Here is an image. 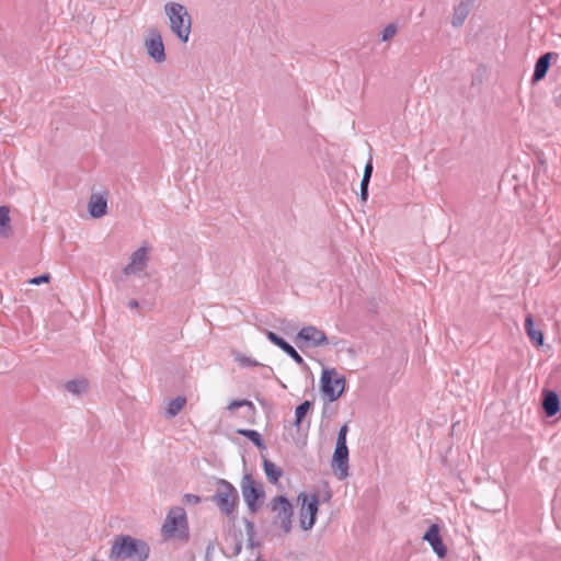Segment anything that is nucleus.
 Listing matches in <instances>:
<instances>
[{
	"mask_svg": "<svg viewBox=\"0 0 561 561\" xmlns=\"http://www.w3.org/2000/svg\"><path fill=\"white\" fill-rule=\"evenodd\" d=\"M298 500L301 502L300 508V525L305 530L311 529L317 520V515L319 512V495L301 493L298 496Z\"/></svg>",
	"mask_w": 561,
	"mask_h": 561,
	"instance_id": "6e6552de",
	"label": "nucleus"
},
{
	"mask_svg": "<svg viewBox=\"0 0 561 561\" xmlns=\"http://www.w3.org/2000/svg\"><path fill=\"white\" fill-rule=\"evenodd\" d=\"M266 336L270 342H272L274 345L278 346L280 350H283L290 358H293L297 364L301 365L304 364V358L299 355V353L289 344L287 343L283 337L277 335L276 333L272 331H267Z\"/></svg>",
	"mask_w": 561,
	"mask_h": 561,
	"instance_id": "4468645a",
	"label": "nucleus"
},
{
	"mask_svg": "<svg viewBox=\"0 0 561 561\" xmlns=\"http://www.w3.org/2000/svg\"><path fill=\"white\" fill-rule=\"evenodd\" d=\"M65 388L68 392L79 396L88 390L89 383L88 380L83 378L73 379L66 382Z\"/></svg>",
	"mask_w": 561,
	"mask_h": 561,
	"instance_id": "412c9836",
	"label": "nucleus"
},
{
	"mask_svg": "<svg viewBox=\"0 0 561 561\" xmlns=\"http://www.w3.org/2000/svg\"><path fill=\"white\" fill-rule=\"evenodd\" d=\"M89 211L93 218H101L107 213V202L102 195L93 194L89 202Z\"/></svg>",
	"mask_w": 561,
	"mask_h": 561,
	"instance_id": "a211bd4d",
	"label": "nucleus"
},
{
	"mask_svg": "<svg viewBox=\"0 0 561 561\" xmlns=\"http://www.w3.org/2000/svg\"><path fill=\"white\" fill-rule=\"evenodd\" d=\"M272 514V526L282 535H287L293 528L294 507L284 495L274 496L267 504Z\"/></svg>",
	"mask_w": 561,
	"mask_h": 561,
	"instance_id": "7ed1b4c3",
	"label": "nucleus"
},
{
	"mask_svg": "<svg viewBox=\"0 0 561 561\" xmlns=\"http://www.w3.org/2000/svg\"><path fill=\"white\" fill-rule=\"evenodd\" d=\"M471 7V0H460L459 3L454 8L451 24L455 27H459L463 24L470 13Z\"/></svg>",
	"mask_w": 561,
	"mask_h": 561,
	"instance_id": "dca6fc26",
	"label": "nucleus"
},
{
	"mask_svg": "<svg viewBox=\"0 0 561 561\" xmlns=\"http://www.w3.org/2000/svg\"><path fill=\"white\" fill-rule=\"evenodd\" d=\"M525 331L531 343L539 347L543 345V333L541 330L535 329L531 314L525 318Z\"/></svg>",
	"mask_w": 561,
	"mask_h": 561,
	"instance_id": "6ab92c4d",
	"label": "nucleus"
},
{
	"mask_svg": "<svg viewBox=\"0 0 561 561\" xmlns=\"http://www.w3.org/2000/svg\"><path fill=\"white\" fill-rule=\"evenodd\" d=\"M187 530L186 513L182 507H173L168 513L162 526V534L167 538L185 535Z\"/></svg>",
	"mask_w": 561,
	"mask_h": 561,
	"instance_id": "0eeeda50",
	"label": "nucleus"
},
{
	"mask_svg": "<svg viewBox=\"0 0 561 561\" xmlns=\"http://www.w3.org/2000/svg\"><path fill=\"white\" fill-rule=\"evenodd\" d=\"M49 274H43L41 276H36V277H33L28 280L30 284L32 285H41V284H44V283H48L49 282Z\"/></svg>",
	"mask_w": 561,
	"mask_h": 561,
	"instance_id": "bb28decb",
	"label": "nucleus"
},
{
	"mask_svg": "<svg viewBox=\"0 0 561 561\" xmlns=\"http://www.w3.org/2000/svg\"><path fill=\"white\" fill-rule=\"evenodd\" d=\"M241 407H248L251 413L254 412V405L249 400H234L228 405V410L236 411Z\"/></svg>",
	"mask_w": 561,
	"mask_h": 561,
	"instance_id": "393cba45",
	"label": "nucleus"
},
{
	"mask_svg": "<svg viewBox=\"0 0 561 561\" xmlns=\"http://www.w3.org/2000/svg\"><path fill=\"white\" fill-rule=\"evenodd\" d=\"M240 488L250 514L255 515L262 508L265 500L262 482L256 481L252 474L247 473L240 482Z\"/></svg>",
	"mask_w": 561,
	"mask_h": 561,
	"instance_id": "20e7f679",
	"label": "nucleus"
},
{
	"mask_svg": "<svg viewBox=\"0 0 561 561\" xmlns=\"http://www.w3.org/2000/svg\"><path fill=\"white\" fill-rule=\"evenodd\" d=\"M148 263V249L141 247L136 250L131 256L129 264L124 268L126 275H131L144 271Z\"/></svg>",
	"mask_w": 561,
	"mask_h": 561,
	"instance_id": "ddd939ff",
	"label": "nucleus"
},
{
	"mask_svg": "<svg viewBox=\"0 0 561 561\" xmlns=\"http://www.w3.org/2000/svg\"><path fill=\"white\" fill-rule=\"evenodd\" d=\"M145 47L150 58H152L156 62L161 64L165 61L167 55L164 50V44L161 33L158 28L151 27L148 30L145 38Z\"/></svg>",
	"mask_w": 561,
	"mask_h": 561,
	"instance_id": "1a4fd4ad",
	"label": "nucleus"
},
{
	"mask_svg": "<svg viewBox=\"0 0 561 561\" xmlns=\"http://www.w3.org/2000/svg\"><path fill=\"white\" fill-rule=\"evenodd\" d=\"M321 391L329 401L337 400L345 390L346 379L336 369H323L320 379Z\"/></svg>",
	"mask_w": 561,
	"mask_h": 561,
	"instance_id": "423d86ee",
	"label": "nucleus"
},
{
	"mask_svg": "<svg viewBox=\"0 0 561 561\" xmlns=\"http://www.w3.org/2000/svg\"><path fill=\"white\" fill-rule=\"evenodd\" d=\"M184 499L187 504H198L201 502V497L195 494H186Z\"/></svg>",
	"mask_w": 561,
	"mask_h": 561,
	"instance_id": "c756f323",
	"label": "nucleus"
},
{
	"mask_svg": "<svg viewBox=\"0 0 561 561\" xmlns=\"http://www.w3.org/2000/svg\"><path fill=\"white\" fill-rule=\"evenodd\" d=\"M264 472L266 474V478L271 483H277L279 478L282 477V469L278 468L275 463H273L270 460H264L263 462Z\"/></svg>",
	"mask_w": 561,
	"mask_h": 561,
	"instance_id": "aec40b11",
	"label": "nucleus"
},
{
	"mask_svg": "<svg viewBox=\"0 0 561 561\" xmlns=\"http://www.w3.org/2000/svg\"><path fill=\"white\" fill-rule=\"evenodd\" d=\"M370 182V178L363 176L360 182V188H368Z\"/></svg>",
	"mask_w": 561,
	"mask_h": 561,
	"instance_id": "7c9ffc66",
	"label": "nucleus"
},
{
	"mask_svg": "<svg viewBox=\"0 0 561 561\" xmlns=\"http://www.w3.org/2000/svg\"><path fill=\"white\" fill-rule=\"evenodd\" d=\"M348 455L347 444L336 443L331 467L339 480H344L348 476Z\"/></svg>",
	"mask_w": 561,
	"mask_h": 561,
	"instance_id": "9b49d317",
	"label": "nucleus"
},
{
	"mask_svg": "<svg viewBox=\"0 0 561 561\" xmlns=\"http://www.w3.org/2000/svg\"><path fill=\"white\" fill-rule=\"evenodd\" d=\"M330 497H331V494H330V493H327V494H325V496H324V499H323V501H329V500H330Z\"/></svg>",
	"mask_w": 561,
	"mask_h": 561,
	"instance_id": "f704fd0d",
	"label": "nucleus"
},
{
	"mask_svg": "<svg viewBox=\"0 0 561 561\" xmlns=\"http://www.w3.org/2000/svg\"><path fill=\"white\" fill-rule=\"evenodd\" d=\"M238 433L251 440L257 448L264 447L263 439L259 432L254 430H239Z\"/></svg>",
	"mask_w": 561,
	"mask_h": 561,
	"instance_id": "5701e85b",
	"label": "nucleus"
},
{
	"mask_svg": "<svg viewBox=\"0 0 561 561\" xmlns=\"http://www.w3.org/2000/svg\"><path fill=\"white\" fill-rule=\"evenodd\" d=\"M149 546L128 535L116 536L111 551V561H146L149 557Z\"/></svg>",
	"mask_w": 561,
	"mask_h": 561,
	"instance_id": "f257e3e1",
	"label": "nucleus"
},
{
	"mask_svg": "<svg viewBox=\"0 0 561 561\" xmlns=\"http://www.w3.org/2000/svg\"><path fill=\"white\" fill-rule=\"evenodd\" d=\"M213 500L224 515L231 517L239 505V493L230 482L219 479Z\"/></svg>",
	"mask_w": 561,
	"mask_h": 561,
	"instance_id": "39448f33",
	"label": "nucleus"
},
{
	"mask_svg": "<svg viewBox=\"0 0 561 561\" xmlns=\"http://www.w3.org/2000/svg\"><path fill=\"white\" fill-rule=\"evenodd\" d=\"M373 171H374V165H373V158L370 157L365 165V169H364V175L365 178H370L371 179V175H373Z\"/></svg>",
	"mask_w": 561,
	"mask_h": 561,
	"instance_id": "c85d7f7f",
	"label": "nucleus"
},
{
	"mask_svg": "<svg viewBox=\"0 0 561 561\" xmlns=\"http://www.w3.org/2000/svg\"><path fill=\"white\" fill-rule=\"evenodd\" d=\"M542 409L547 416H554L560 409L559 397L553 391H545L542 394Z\"/></svg>",
	"mask_w": 561,
	"mask_h": 561,
	"instance_id": "f3484780",
	"label": "nucleus"
},
{
	"mask_svg": "<svg viewBox=\"0 0 561 561\" xmlns=\"http://www.w3.org/2000/svg\"><path fill=\"white\" fill-rule=\"evenodd\" d=\"M295 343L298 347L308 346V347H317L324 344H328V339L325 333L313 327L308 325L304 327L297 334L295 339Z\"/></svg>",
	"mask_w": 561,
	"mask_h": 561,
	"instance_id": "9d476101",
	"label": "nucleus"
},
{
	"mask_svg": "<svg viewBox=\"0 0 561 561\" xmlns=\"http://www.w3.org/2000/svg\"><path fill=\"white\" fill-rule=\"evenodd\" d=\"M164 13L168 16L171 32L182 42L187 43L192 32V18L187 9L178 2L164 4Z\"/></svg>",
	"mask_w": 561,
	"mask_h": 561,
	"instance_id": "f03ea898",
	"label": "nucleus"
},
{
	"mask_svg": "<svg viewBox=\"0 0 561 561\" xmlns=\"http://www.w3.org/2000/svg\"><path fill=\"white\" fill-rule=\"evenodd\" d=\"M312 408V402L306 400L299 405L296 407L295 410V425L299 428L304 419L307 416V414L310 412Z\"/></svg>",
	"mask_w": 561,
	"mask_h": 561,
	"instance_id": "4be33fe9",
	"label": "nucleus"
},
{
	"mask_svg": "<svg viewBox=\"0 0 561 561\" xmlns=\"http://www.w3.org/2000/svg\"><path fill=\"white\" fill-rule=\"evenodd\" d=\"M397 34V26L394 24L387 25L382 31V41L387 42L394 37Z\"/></svg>",
	"mask_w": 561,
	"mask_h": 561,
	"instance_id": "a878e982",
	"label": "nucleus"
},
{
	"mask_svg": "<svg viewBox=\"0 0 561 561\" xmlns=\"http://www.w3.org/2000/svg\"><path fill=\"white\" fill-rule=\"evenodd\" d=\"M552 57H558V54L556 53H546V54H542L536 61L535 64V69H534V73H533V81L534 82H538L540 80H542L548 70H549V67H550V61L552 59Z\"/></svg>",
	"mask_w": 561,
	"mask_h": 561,
	"instance_id": "2eb2a0df",
	"label": "nucleus"
},
{
	"mask_svg": "<svg viewBox=\"0 0 561 561\" xmlns=\"http://www.w3.org/2000/svg\"><path fill=\"white\" fill-rule=\"evenodd\" d=\"M423 539L427 541L433 548L434 552L439 557L444 558L447 553V549L443 543V539L440 536V529L437 524H433L428 527L426 533L423 536Z\"/></svg>",
	"mask_w": 561,
	"mask_h": 561,
	"instance_id": "f8f14e48",
	"label": "nucleus"
},
{
	"mask_svg": "<svg viewBox=\"0 0 561 561\" xmlns=\"http://www.w3.org/2000/svg\"><path fill=\"white\" fill-rule=\"evenodd\" d=\"M245 526H247V530H248L249 533L253 530L254 525H253V523H252V522L247 520V522H245Z\"/></svg>",
	"mask_w": 561,
	"mask_h": 561,
	"instance_id": "72a5a7b5",
	"label": "nucleus"
},
{
	"mask_svg": "<svg viewBox=\"0 0 561 561\" xmlns=\"http://www.w3.org/2000/svg\"><path fill=\"white\" fill-rule=\"evenodd\" d=\"M185 403H186V400H185V398H182V397H178V398L171 400L168 405V410H167L168 414L170 416H175L184 408Z\"/></svg>",
	"mask_w": 561,
	"mask_h": 561,
	"instance_id": "b1692460",
	"label": "nucleus"
},
{
	"mask_svg": "<svg viewBox=\"0 0 561 561\" xmlns=\"http://www.w3.org/2000/svg\"><path fill=\"white\" fill-rule=\"evenodd\" d=\"M347 433H348V426L346 424H344L343 426H341V428H340V431L337 433L336 443L346 444Z\"/></svg>",
	"mask_w": 561,
	"mask_h": 561,
	"instance_id": "cd10ccee",
	"label": "nucleus"
},
{
	"mask_svg": "<svg viewBox=\"0 0 561 561\" xmlns=\"http://www.w3.org/2000/svg\"><path fill=\"white\" fill-rule=\"evenodd\" d=\"M360 198L363 202L368 199V188H360Z\"/></svg>",
	"mask_w": 561,
	"mask_h": 561,
	"instance_id": "2f4dec72",
	"label": "nucleus"
},
{
	"mask_svg": "<svg viewBox=\"0 0 561 561\" xmlns=\"http://www.w3.org/2000/svg\"><path fill=\"white\" fill-rule=\"evenodd\" d=\"M128 305L131 309H136L139 306L137 300H130Z\"/></svg>",
	"mask_w": 561,
	"mask_h": 561,
	"instance_id": "473e14b6",
	"label": "nucleus"
}]
</instances>
